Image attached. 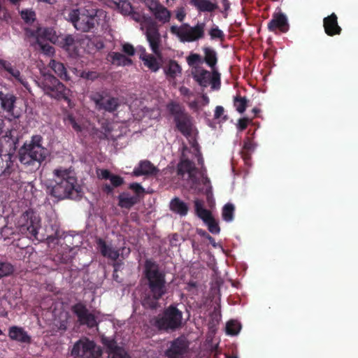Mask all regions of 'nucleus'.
<instances>
[{
	"label": "nucleus",
	"mask_w": 358,
	"mask_h": 358,
	"mask_svg": "<svg viewBox=\"0 0 358 358\" xmlns=\"http://www.w3.org/2000/svg\"><path fill=\"white\" fill-rule=\"evenodd\" d=\"M148 289L141 294L142 306L146 309L156 310L159 300L167 292L166 274L159 265L152 259H146L143 271Z\"/></svg>",
	"instance_id": "obj_1"
},
{
	"label": "nucleus",
	"mask_w": 358,
	"mask_h": 358,
	"mask_svg": "<svg viewBox=\"0 0 358 358\" xmlns=\"http://www.w3.org/2000/svg\"><path fill=\"white\" fill-rule=\"evenodd\" d=\"M54 178L47 185V192L58 201L77 197L81 192L74 173L59 167L53 170Z\"/></svg>",
	"instance_id": "obj_2"
},
{
	"label": "nucleus",
	"mask_w": 358,
	"mask_h": 358,
	"mask_svg": "<svg viewBox=\"0 0 358 358\" xmlns=\"http://www.w3.org/2000/svg\"><path fill=\"white\" fill-rule=\"evenodd\" d=\"M43 137L34 135L30 141H26L18 150L19 161L25 165L41 164L49 155L48 149L42 145Z\"/></svg>",
	"instance_id": "obj_3"
},
{
	"label": "nucleus",
	"mask_w": 358,
	"mask_h": 358,
	"mask_svg": "<svg viewBox=\"0 0 358 358\" xmlns=\"http://www.w3.org/2000/svg\"><path fill=\"white\" fill-rule=\"evenodd\" d=\"M98 11V9L92 5L88 4L71 10L68 14L67 19L77 30L82 32H90L99 25Z\"/></svg>",
	"instance_id": "obj_4"
},
{
	"label": "nucleus",
	"mask_w": 358,
	"mask_h": 358,
	"mask_svg": "<svg viewBox=\"0 0 358 358\" xmlns=\"http://www.w3.org/2000/svg\"><path fill=\"white\" fill-rule=\"evenodd\" d=\"M150 323L159 331H175L182 326V312L175 304H171L162 314L151 319Z\"/></svg>",
	"instance_id": "obj_5"
},
{
	"label": "nucleus",
	"mask_w": 358,
	"mask_h": 358,
	"mask_svg": "<svg viewBox=\"0 0 358 358\" xmlns=\"http://www.w3.org/2000/svg\"><path fill=\"white\" fill-rule=\"evenodd\" d=\"M129 15H131V19L137 22H141L143 20V22L146 29L145 36L147 41H148L150 47L153 53L156 56L160 57L162 53L159 50V46L162 40L161 35L159 31V26L157 22H155L151 17H145L143 16L140 13L135 12L133 10Z\"/></svg>",
	"instance_id": "obj_6"
},
{
	"label": "nucleus",
	"mask_w": 358,
	"mask_h": 358,
	"mask_svg": "<svg viewBox=\"0 0 358 358\" xmlns=\"http://www.w3.org/2000/svg\"><path fill=\"white\" fill-rule=\"evenodd\" d=\"M38 84L45 94L50 97L57 100L64 99L68 103L70 102L71 100L69 98L70 90L54 76L51 74L44 75Z\"/></svg>",
	"instance_id": "obj_7"
},
{
	"label": "nucleus",
	"mask_w": 358,
	"mask_h": 358,
	"mask_svg": "<svg viewBox=\"0 0 358 358\" xmlns=\"http://www.w3.org/2000/svg\"><path fill=\"white\" fill-rule=\"evenodd\" d=\"M167 109L173 117V121L177 129L185 137L192 135L193 118L179 103L171 102L168 104Z\"/></svg>",
	"instance_id": "obj_8"
},
{
	"label": "nucleus",
	"mask_w": 358,
	"mask_h": 358,
	"mask_svg": "<svg viewBox=\"0 0 358 358\" xmlns=\"http://www.w3.org/2000/svg\"><path fill=\"white\" fill-rule=\"evenodd\" d=\"M205 22H198L195 26L190 27L184 23L180 27L173 25L170 27L171 34L177 36L181 42H194L204 38Z\"/></svg>",
	"instance_id": "obj_9"
},
{
	"label": "nucleus",
	"mask_w": 358,
	"mask_h": 358,
	"mask_svg": "<svg viewBox=\"0 0 358 358\" xmlns=\"http://www.w3.org/2000/svg\"><path fill=\"white\" fill-rule=\"evenodd\" d=\"M71 355L80 358H100L102 350L94 341L84 338L75 343Z\"/></svg>",
	"instance_id": "obj_10"
},
{
	"label": "nucleus",
	"mask_w": 358,
	"mask_h": 358,
	"mask_svg": "<svg viewBox=\"0 0 358 358\" xmlns=\"http://www.w3.org/2000/svg\"><path fill=\"white\" fill-rule=\"evenodd\" d=\"M17 224L21 234L29 238L38 239V231L41 227L40 220L33 210H28L23 213Z\"/></svg>",
	"instance_id": "obj_11"
},
{
	"label": "nucleus",
	"mask_w": 358,
	"mask_h": 358,
	"mask_svg": "<svg viewBox=\"0 0 358 358\" xmlns=\"http://www.w3.org/2000/svg\"><path fill=\"white\" fill-rule=\"evenodd\" d=\"M91 98L99 110H103L108 113H114L120 106L118 98L110 96L104 92H97Z\"/></svg>",
	"instance_id": "obj_12"
},
{
	"label": "nucleus",
	"mask_w": 358,
	"mask_h": 358,
	"mask_svg": "<svg viewBox=\"0 0 358 358\" xmlns=\"http://www.w3.org/2000/svg\"><path fill=\"white\" fill-rule=\"evenodd\" d=\"M189 343L185 336H180L169 342V346L165 350L167 358H183L187 354Z\"/></svg>",
	"instance_id": "obj_13"
},
{
	"label": "nucleus",
	"mask_w": 358,
	"mask_h": 358,
	"mask_svg": "<svg viewBox=\"0 0 358 358\" xmlns=\"http://www.w3.org/2000/svg\"><path fill=\"white\" fill-rule=\"evenodd\" d=\"M71 310L76 315L80 325H86L89 328L97 326L98 323L95 315L89 312L84 303L79 302L74 304L71 307Z\"/></svg>",
	"instance_id": "obj_14"
},
{
	"label": "nucleus",
	"mask_w": 358,
	"mask_h": 358,
	"mask_svg": "<svg viewBox=\"0 0 358 358\" xmlns=\"http://www.w3.org/2000/svg\"><path fill=\"white\" fill-rule=\"evenodd\" d=\"M96 244L101 255L113 261L117 260L120 255L124 259V255L127 257L131 252L129 248L125 247L122 248L120 250H116L112 245H108L106 242L101 238L96 240Z\"/></svg>",
	"instance_id": "obj_15"
},
{
	"label": "nucleus",
	"mask_w": 358,
	"mask_h": 358,
	"mask_svg": "<svg viewBox=\"0 0 358 358\" xmlns=\"http://www.w3.org/2000/svg\"><path fill=\"white\" fill-rule=\"evenodd\" d=\"M16 101L17 97L13 94L0 91V108L13 119H18L21 116L20 112L16 110Z\"/></svg>",
	"instance_id": "obj_16"
},
{
	"label": "nucleus",
	"mask_w": 358,
	"mask_h": 358,
	"mask_svg": "<svg viewBox=\"0 0 358 358\" xmlns=\"http://www.w3.org/2000/svg\"><path fill=\"white\" fill-rule=\"evenodd\" d=\"M289 29V25L286 15L281 13H275L272 19L268 23V29L272 32L279 31L282 33H286Z\"/></svg>",
	"instance_id": "obj_17"
},
{
	"label": "nucleus",
	"mask_w": 358,
	"mask_h": 358,
	"mask_svg": "<svg viewBox=\"0 0 358 358\" xmlns=\"http://www.w3.org/2000/svg\"><path fill=\"white\" fill-rule=\"evenodd\" d=\"M323 27L325 34L329 36L340 35L342 31L338 23V17L334 13L323 19Z\"/></svg>",
	"instance_id": "obj_18"
},
{
	"label": "nucleus",
	"mask_w": 358,
	"mask_h": 358,
	"mask_svg": "<svg viewBox=\"0 0 358 358\" xmlns=\"http://www.w3.org/2000/svg\"><path fill=\"white\" fill-rule=\"evenodd\" d=\"M8 337L11 341L20 343L29 344L31 343V337L24 329L18 326H12L8 329Z\"/></svg>",
	"instance_id": "obj_19"
},
{
	"label": "nucleus",
	"mask_w": 358,
	"mask_h": 358,
	"mask_svg": "<svg viewBox=\"0 0 358 358\" xmlns=\"http://www.w3.org/2000/svg\"><path fill=\"white\" fill-rule=\"evenodd\" d=\"M0 68L4 69L15 81L22 85L27 90H29L28 82L22 78L20 71L11 63L6 60L0 59Z\"/></svg>",
	"instance_id": "obj_20"
},
{
	"label": "nucleus",
	"mask_w": 358,
	"mask_h": 358,
	"mask_svg": "<svg viewBox=\"0 0 358 358\" xmlns=\"http://www.w3.org/2000/svg\"><path fill=\"white\" fill-rule=\"evenodd\" d=\"M157 172V167L149 160H141L134 170L136 176L155 175Z\"/></svg>",
	"instance_id": "obj_21"
},
{
	"label": "nucleus",
	"mask_w": 358,
	"mask_h": 358,
	"mask_svg": "<svg viewBox=\"0 0 358 358\" xmlns=\"http://www.w3.org/2000/svg\"><path fill=\"white\" fill-rule=\"evenodd\" d=\"M169 208L173 213L179 215L180 217L186 216L189 211V206L187 203L177 196L171 200Z\"/></svg>",
	"instance_id": "obj_22"
},
{
	"label": "nucleus",
	"mask_w": 358,
	"mask_h": 358,
	"mask_svg": "<svg viewBox=\"0 0 358 358\" xmlns=\"http://www.w3.org/2000/svg\"><path fill=\"white\" fill-rule=\"evenodd\" d=\"M192 75L200 86L206 87L210 84V73L208 71L195 67L192 71Z\"/></svg>",
	"instance_id": "obj_23"
},
{
	"label": "nucleus",
	"mask_w": 358,
	"mask_h": 358,
	"mask_svg": "<svg viewBox=\"0 0 358 358\" xmlns=\"http://www.w3.org/2000/svg\"><path fill=\"white\" fill-rule=\"evenodd\" d=\"M189 4L194 6L199 13H211L218 8L217 3L210 0H189Z\"/></svg>",
	"instance_id": "obj_24"
},
{
	"label": "nucleus",
	"mask_w": 358,
	"mask_h": 358,
	"mask_svg": "<svg viewBox=\"0 0 358 358\" xmlns=\"http://www.w3.org/2000/svg\"><path fill=\"white\" fill-rule=\"evenodd\" d=\"M194 204L196 215L202 220L204 223L213 217L211 211L203 208V201L196 199L194 201Z\"/></svg>",
	"instance_id": "obj_25"
},
{
	"label": "nucleus",
	"mask_w": 358,
	"mask_h": 358,
	"mask_svg": "<svg viewBox=\"0 0 358 358\" xmlns=\"http://www.w3.org/2000/svg\"><path fill=\"white\" fill-rule=\"evenodd\" d=\"M155 18L162 24L170 21L171 13L165 6L160 4L152 13Z\"/></svg>",
	"instance_id": "obj_26"
},
{
	"label": "nucleus",
	"mask_w": 358,
	"mask_h": 358,
	"mask_svg": "<svg viewBox=\"0 0 358 358\" xmlns=\"http://www.w3.org/2000/svg\"><path fill=\"white\" fill-rule=\"evenodd\" d=\"M203 51L204 53V58L203 61H204L206 64L210 67L212 70H213L217 63L216 51L210 47L203 48Z\"/></svg>",
	"instance_id": "obj_27"
},
{
	"label": "nucleus",
	"mask_w": 358,
	"mask_h": 358,
	"mask_svg": "<svg viewBox=\"0 0 358 358\" xmlns=\"http://www.w3.org/2000/svg\"><path fill=\"white\" fill-rule=\"evenodd\" d=\"M50 67L52 71L64 80H69V76L67 73L66 69L63 63L52 59L49 64Z\"/></svg>",
	"instance_id": "obj_28"
},
{
	"label": "nucleus",
	"mask_w": 358,
	"mask_h": 358,
	"mask_svg": "<svg viewBox=\"0 0 358 358\" xmlns=\"http://www.w3.org/2000/svg\"><path fill=\"white\" fill-rule=\"evenodd\" d=\"M192 171H196L194 163L188 159H182L178 164L177 173L178 176L183 177L187 173H190Z\"/></svg>",
	"instance_id": "obj_29"
},
{
	"label": "nucleus",
	"mask_w": 358,
	"mask_h": 358,
	"mask_svg": "<svg viewBox=\"0 0 358 358\" xmlns=\"http://www.w3.org/2000/svg\"><path fill=\"white\" fill-rule=\"evenodd\" d=\"M118 206L123 208L130 209L138 202L136 196H129L127 193H122L118 197Z\"/></svg>",
	"instance_id": "obj_30"
},
{
	"label": "nucleus",
	"mask_w": 358,
	"mask_h": 358,
	"mask_svg": "<svg viewBox=\"0 0 358 358\" xmlns=\"http://www.w3.org/2000/svg\"><path fill=\"white\" fill-rule=\"evenodd\" d=\"M101 343L106 348L110 357L122 349L117 345L116 341L110 337L103 336L101 338Z\"/></svg>",
	"instance_id": "obj_31"
},
{
	"label": "nucleus",
	"mask_w": 358,
	"mask_h": 358,
	"mask_svg": "<svg viewBox=\"0 0 358 358\" xmlns=\"http://www.w3.org/2000/svg\"><path fill=\"white\" fill-rule=\"evenodd\" d=\"M111 62L117 66H129L132 64L131 59L127 57L124 55L113 52L110 54Z\"/></svg>",
	"instance_id": "obj_32"
},
{
	"label": "nucleus",
	"mask_w": 358,
	"mask_h": 358,
	"mask_svg": "<svg viewBox=\"0 0 358 358\" xmlns=\"http://www.w3.org/2000/svg\"><path fill=\"white\" fill-rule=\"evenodd\" d=\"M14 133H16L15 130L10 129L6 132V134L3 136V138L9 145V150L13 155L17 149V145L19 141V138L17 136L14 135Z\"/></svg>",
	"instance_id": "obj_33"
},
{
	"label": "nucleus",
	"mask_w": 358,
	"mask_h": 358,
	"mask_svg": "<svg viewBox=\"0 0 358 358\" xmlns=\"http://www.w3.org/2000/svg\"><path fill=\"white\" fill-rule=\"evenodd\" d=\"M145 66L153 72H157L160 69V64L157 62L156 57L152 55H145L141 57Z\"/></svg>",
	"instance_id": "obj_34"
},
{
	"label": "nucleus",
	"mask_w": 358,
	"mask_h": 358,
	"mask_svg": "<svg viewBox=\"0 0 358 358\" xmlns=\"http://www.w3.org/2000/svg\"><path fill=\"white\" fill-rule=\"evenodd\" d=\"M120 12L124 15H129L133 10L129 0H113Z\"/></svg>",
	"instance_id": "obj_35"
},
{
	"label": "nucleus",
	"mask_w": 358,
	"mask_h": 358,
	"mask_svg": "<svg viewBox=\"0 0 358 358\" xmlns=\"http://www.w3.org/2000/svg\"><path fill=\"white\" fill-rule=\"evenodd\" d=\"M234 210L235 207L234 204L231 203H227L225 204L222 210V219L227 222H230L233 221L234 217Z\"/></svg>",
	"instance_id": "obj_36"
},
{
	"label": "nucleus",
	"mask_w": 358,
	"mask_h": 358,
	"mask_svg": "<svg viewBox=\"0 0 358 358\" xmlns=\"http://www.w3.org/2000/svg\"><path fill=\"white\" fill-rule=\"evenodd\" d=\"M181 67L175 60H171L169 63L167 69H165L166 74L175 78L178 74L181 73Z\"/></svg>",
	"instance_id": "obj_37"
},
{
	"label": "nucleus",
	"mask_w": 358,
	"mask_h": 358,
	"mask_svg": "<svg viewBox=\"0 0 358 358\" xmlns=\"http://www.w3.org/2000/svg\"><path fill=\"white\" fill-rule=\"evenodd\" d=\"M44 39L51 42H55L57 40L56 33L52 28L40 27V40Z\"/></svg>",
	"instance_id": "obj_38"
},
{
	"label": "nucleus",
	"mask_w": 358,
	"mask_h": 358,
	"mask_svg": "<svg viewBox=\"0 0 358 358\" xmlns=\"http://www.w3.org/2000/svg\"><path fill=\"white\" fill-rule=\"evenodd\" d=\"M248 100L246 97L237 95L234 99V106L239 113H243L247 108Z\"/></svg>",
	"instance_id": "obj_39"
},
{
	"label": "nucleus",
	"mask_w": 358,
	"mask_h": 358,
	"mask_svg": "<svg viewBox=\"0 0 358 358\" xmlns=\"http://www.w3.org/2000/svg\"><path fill=\"white\" fill-rule=\"evenodd\" d=\"M241 323L236 320H230L227 323L226 331L227 334L231 336L237 335L241 331Z\"/></svg>",
	"instance_id": "obj_40"
},
{
	"label": "nucleus",
	"mask_w": 358,
	"mask_h": 358,
	"mask_svg": "<svg viewBox=\"0 0 358 358\" xmlns=\"http://www.w3.org/2000/svg\"><path fill=\"white\" fill-rule=\"evenodd\" d=\"M14 272L13 266L8 262H1L0 263V278L9 276Z\"/></svg>",
	"instance_id": "obj_41"
},
{
	"label": "nucleus",
	"mask_w": 358,
	"mask_h": 358,
	"mask_svg": "<svg viewBox=\"0 0 358 358\" xmlns=\"http://www.w3.org/2000/svg\"><path fill=\"white\" fill-rule=\"evenodd\" d=\"M208 34L212 40L218 39L220 41H223L224 40V34L217 26L213 27L209 30Z\"/></svg>",
	"instance_id": "obj_42"
},
{
	"label": "nucleus",
	"mask_w": 358,
	"mask_h": 358,
	"mask_svg": "<svg viewBox=\"0 0 358 358\" xmlns=\"http://www.w3.org/2000/svg\"><path fill=\"white\" fill-rule=\"evenodd\" d=\"M212 74L210 73V83L211 84V87L213 89L218 90L220 87V74L217 71L212 70Z\"/></svg>",
	"instance_id": "obj_43"
},
{
	"label": "nucleus",
	"mask_w": 358,
	"mask_h": 358,
	"mask_svg": "<svg viewBox=\"0 0 358 358\" xmlns=\"http://www.w3.org/2000/svg\"><path fill=\"white\" fill-rule=\"evenodd\" d=\"M208 227V231L213 234H218L220 232V227L217 221L214 218V217L210 219L209 221L205 223Z\"/></svg>",
	"instance_id": "obj_44"
},
{
	"label": "nucleus",
	"mask_w": 358,
	"mask_h": 358,
	"mask_svg": "<svg viewBox=\"0 0 358 358\" xmlns=\"http://www.w3.org/2000/svg\"><path fill=\"white\" fill-rule=\"evenodd\" d=\"M187 62L189 66H194L195 65L198 64L203 63L202 57L200 55L196 53H191L187 57Z\"/></svg>",
	"instance_id": "obj_45"
},
{
	"label": "nucleus",
	"mask_w": 358,
	"mask_h": 358,
	"mask_svg": "<svg viewBox=\"0 0 358 358\" xmlns=\"http://www.w3.org/2000/svg\"><path fill=\"white\" fill-rule=\"evenodd\" d=\"M25 36L29 38H35L36 40V43L39 42L40 40V27H37L34 29L31 28H25L24 29Z\"/></svg>",
	"instance_id": "obj_46"
},
{
	"label": "nucleus",
	"mask_w": 358,
	"mask_h": 358,
	"mask_svg": "<svg viewBox=\"0 0 358 358\" xmlns=\"http://www.w3.org/2000/svg\"><path fill=\"white\" fill-rule=\"evenodd\" d=\"M20 15L26 23H31L35 20V13L32 10H22Z\"/></svg>",
	"instance_id": "obj_47"
},
{
	"label": "nucleus",
	"mask_w": 358,
	"mask_h": 358,
	"mask_svg": "<svg viewBox=\"0 0 358 358\" xmlns=\"http://www.w3.org/2000/svg\"><path fill=\"white\" fill-rule=\"evenodd\" d=\"M189 178L191 181V189L196 190L197 186L200 184L199 178L196 176V171H192L188 174Z\"/></svg>",
	"instance_id": "obj_48"
},
{
	"label": "nucleus",
	"mask_w": 358,
	"mask_h": 358,
	"mask_svg": "<svg viewBox=\"0 0 358 358\" xmlns=\"http://www.w3.org/2000/svg\"><path fill=\"white\" fill-rule=\"evenodd\" d=\"M111 185L113 187H118L124 183V179L120 176L113 174L110 178Z\"/></svg>",
	"instance_id": "obj_49"
},
{
	"label": "nucleus",
	"mask_w": 358,
	"mask_h": 358,
	"mask_svg": "<svg viewBox=\"0 0 358 358\" xmlns=\"http://www.w3.org/2000/svg\"><path fill=\"white\" fill-rule=\"evenodd\" d=\"M37 44L45 54L49 55L54 52V48L50 44H43L41 40H39V42H37Z\"/></svg>",
	"instance_id": "obj_50"
},
{
	"label": "nucleus",
	"mask_w": 358,
	"mask_h": 358,
	"mask_svg": "<svg viewBox=\"0 0 358 358\" xmlns=\"http://www.w3.org/2000/svg\"><path fill=\"white\" fill-rule=\"evenodd\" d=\"M255 150V144L250 139V138H247L243 143V152H252Z\"/></svg>",
	"instance_id": "obj_51"
},
{
	"label": "nucleus",
	"mask_w": 358,
	"mask_h": 358,
	"mask_svg": "<svg viewBox=\"0 0 358 358\" xmlns=\"http://www.w3.org/2000/svg\"><path fill=\"white\" fill-rule=\"evenodd\" d=\"M144 3L151 13L161 4L158 0H144Z\"/></svg>",
	"instance_id": "obj_52"
},
{
	"label": "nucleus",
	"mask_w": 358,
	"mask_h": 358,
	"mask_svg": "<svg viewBox=\"0 0 358 358\" xmlns=\"http://www.w3.org/2000/svg\"><path fill=\"white\" fill-rule=\"evenodd\" d=\"M122 51L129 56H133L135 55V49L130 43H124L122 45Z\"/></svg>",
	"instance_id": "obj_53"
},
{
	"label": "nucleus",
	"mask_w": 358,
	"mask_h": 358,
	"mask_svg": "<svg viewBox=\"0 0 358 358\" xmlns=\"http://www.w3.org/2000/svg\"><path fill=\"white\" fill-rule=\"evenodd\" d=\"M129 189H132L137 195L144 192L143 187L136 182H134L129 185Z\"/></svg>",
	"instance_id": "obj_54"
},
{
	"label": "nucleus",
	"mask_w": 358,
	"mask_h": 358,
	"mask_svg": "<svg viewBox=\"0 0 358 358\" xmlns=\"http://www.w3.org/2000/svg\"><path fill=\"white\" fill-rule=\"evenodd\" d=\"M249 123V119L247 117L241 118L238 122V128L240 131L245 130Z\"/></svg>",
	"instance_id": "obj_55"
},
{
	"label": "nucleus",
	"mask_w": 358,
	"mask_h": 358,
	"mask_svg": "<svg viewBox=\"0 0 358 358\" xmlns=\"http://www.w3.org/2000/svg\"><path fill=\"white\" fill-rule=\"evenodd\" d=\"M113 173H110L108 169H101L100 171V173L99 174V177L105 180H110Z\"/></svg>",
	"instance_id": "obj_56"
},
{
	"label": "nucleus",
	"mask_w": 358,
	"mask_h": 358,
	"mask_svg": "<svg viewBox=\"0 0 358 358\" xmlns=\"http://www.w3.org/2000/svg\"><path fill=\"white\" fill-rule=\"evenodd\" d=\"M113 173H110L108 169H101L100 171V173L99 174V177L105 180H110Z\"/></svg>",
	"instance_id": "obj_57"
},
{
	"label": "nucleus",
	"mask_w": 358,
	"mask_h": 358,
	"mask_svg": "<svg viewBox=\"0 0 358 358\" xmlns=\"http://www.w3.org/2000/svg\"><path fill=\"white\" fill-rule=\"evenodd\" d=\"M185 16H186V13L184 10V8H178L176 12V19L180 22H182L185 20Z\"/></svg>",
	"instance_id": "obj_58"
},
{
	"label": "nucleus",
	"mask_w": 358,
	"mask_h": 358,
	"mask_svg": "<svg viewBox=\"0 0 358 358\" xmlns=\"http://www.w3.org/2000/svg\"><path fill=\"white\" fill-rule=\"evenodd\" d=\"M74 38L72 36L68 35L64 38V46L69 48L74 43Z\"/></svg>",
	"instance_id": "obj_59"
},
{
	"label": "nucleus",
	"mask_w": 358,
	"mask_h": 358,
	"mask_svg": "<svg viewBox=\"0 0 358 358\" xmlns=\"http://www.w3.org/2000/svg\"><path fill=\"white\" fill-rule=\"evenodd\" d=\"M110 358H131L124 349L113 355Z\"/></svg>",
	"instance_id": "obj_60"
},
{
	"label": "nucleus",
	"mask_w": 358,
	"mask_h": 358,
	"mask_svg": "<svg viewBox=\"0 0 358 358\" xmlns=\"http://www.w3.org/2000/svg\"><path fill=\"white\" fill-rule=\"evenodd\" d=\"M224 108L221 106H217L216 108H215V114H214V117L215 119H218L220 117H221V116L223 115L224 113Z\"/></svg>",
	"instance_id": "obj_61"
},
{
	"label": "nucleus",
	"mask_w": 358,
	"mask_h": 358,
	"mask_svg": "<svg viewBox=\"0 0 358 358\" xmlns=\"http://www.w3.org/2000/svg\"><path fill=\"white\" fill-rule=\"evenodd\" d=\"M241 157L246 164H249L251 160V152H241Z\"/></svg>",
	"instance_id": "obj_62"
},
{
	"label": "nucleus",
	"mask_w": 358,
	"mask_h": 358,
	"mask_svg": "<svg viewBox=\"0 0 358 358\" xmlns=\"http://www.w3.org/2000/svg\"><path fill=\"white\" fill-rule=\"evenodd\" d=\"M113 268H114V271H113V276H115V273H116L119 269L120 268V267L123 265V262L122 261H113Z\"/></svg>",
	"instance_id": "obj_63"
},
{
	"label": "nucleus",
	"mask_w": 358,
	"mask_h": 358,
	"mask_svg": "<svg viewBox=\"0 0 358 358\" xmlns=\"http://www.w3.org/2000/svg\"><path fill=\"white\" fill-rule=\"evenodd\" d=\"M113 187L108 184H104L102 186V190L103 192L106 193L107 194H112L113 192Z\"/></svg>",
	"instance_id": "obj_64"
}]
</instances>
